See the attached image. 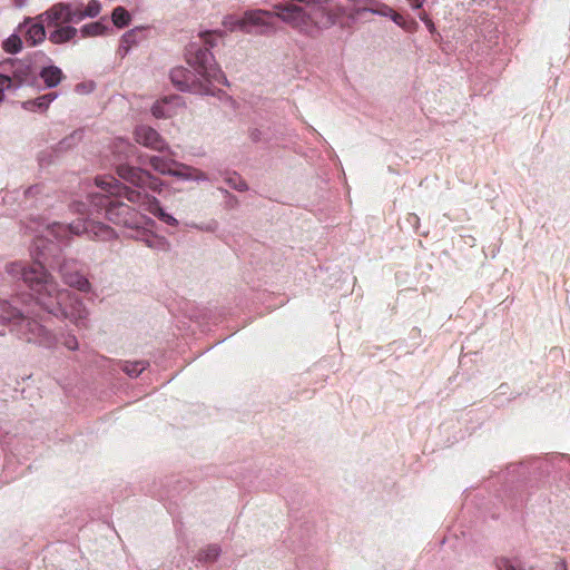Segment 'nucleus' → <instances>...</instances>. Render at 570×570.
Instances as JSON below:
<instances>
[{
  "mask_svg": "<svg viewBox=\"0 0 570 570\" xmlns=\"http://www.w3.org/2000/svg\"><path fill=\"white\" fill-rule=\"evenodd\" d=\"M2 48L8 53H17L22 49V40L17 35H11L2 43Z\"/></svg>",
  "mask_w": 570,
  "mask_h": 570,
  "instance_id": "obj_22",
  "label": "nucleus"
},
{
  "mask_svg": "<svg viewBox=\"0 0 570 570\" xmlns=\"http://www.w3.org/2000/svg\"><path fill=\"white\" fill-rule=\"evenodd\" d=\"M40 78L43 80L48 88H53L61 82L63 73L60 68L56 66H49L42 68L40 71Z\"/></svg>",
  "mask_w": 570,
  "mask_h": 570,
  "instance_id": "obj_15",
  "label": "nucleus"
},
{
  "mask_svg": "<svg viewBox=\"0 0 570 570\" xmlns=\"http://www.w3.org/2000/svg\"><path fill=\"white\" fill-rule=\"evenodd\" d=\"M101 6L97 0H91L85 8L82 6H75L77 23L85 18H95L99 14Z\"/></svg>",
  "mask_w": 570,
  "mask_h": 570,
  "instance_id": "obj_16",
  "label": "nucleus"
},
{
  "mask_svg": "<svg viewBox=\"0 0 570 570\" xmlns=\"http://www.w3.org/2000/svg\"><path fill=\"white\" fill-rule=\"evenodd\" d=\"M45 24L46 22H42L41 20L28 18L20 26V28H27L24 31V38L31 47L41 43L46 39Z\"/></svg>",
  "mask_w": 570,
  "mask_h": 570,
  "instance_id": "obj_12",
  "label": "nucleus"
},
{
  "mask_svg": "<svg viewBox=\"0 0 570 570\" xmlns=\"http://www.w3.org/2000/svg\"><path fill=\"white\" fill-rule=\"evenodd\" d=\"M419 18L425 23L426 28L431 33L435 31V26L425 11H421L419 13Z\"/></svg>",
  "mask_w": 570,
  "mask_h": 570,
  "instance_id": "obj_28",
  "label": "nucleus"
},
{
  "mask_svg": "<svg viewBox=\"0 0 570 570\" xmlns=\"http://www.w3.org/2000/svg\"><path fill=\"white\" fill-rule=\"evenodd\" d=\"M215 35V32H205L203 35L205 43L209 45L210 47H214L213 37Z\"/></svg>",
  "mask_w": 570,
  "mask_h": 570,
  "instance_id": "obj_30",
  "label": "nucleus"
},
{
  "mask_svg": "<svg viewBox=\"0 0 570 570\" xmlns=\"http://www.w3.org/2000/svg\"><path fill=\"white\" fill-rule=\"evenodd\" d=\"M92 203L97 207L104 208L108 220L116 225L134 228L139 224L137 213L129 205L118 199H111L106 195H96L92 198Z\"/></svg>",
  "mask_w": 570,
  "mask_h": 570,
  "instance_id": "obj_7",
  "label": "nucleus"
},
{
  "mask_svg": "<svg viewBox=\"0 0 570 570\" xmlns=\"http://www.w3.org/2000/svg\"><path fill=\"white\" fill-rule=\"evenodd\" d=\"M389 9H390V8L385 6V7H383L382 9L376 10L375 12H377V13H380V14H382V16H386V17H390V18H391V13L389 12Z\"/></svg>",
  "mask_w": 570,
  "mask_h": 570,
  "instance_id": "obj_33",
  "label": "nucleus"
},
{
  "mask_svg": "<svg viewBox=\"0 0 570 570\" xmlns=\"http://www.w3.org/2000/svg\"><path fill=\"white\" fill-rule=\"evenodd\" d=\"M50 233L58 239L68 238L70 235L87 234L89 238L109 240L115 236L114 229L99 222L78 220L66 225L55 223L49 226Z\"/></svg>",
  "mask_w": 570,
  "mask_h": 570,
  "instance_id": "obj_6",
  "label": "nucleus"
},
{
  "mask_svg": "<svg viewBox=\"0 0 570 570\" xmlns=\"http://www.w3.org/2000/svg\"><path fill=\"white\" fill-rule=\"evenodd\" d=\"M13 86V79L0 73V102L3 100V92Z\"/></svg>",
  "mask_w": 570,
  "mask_h": 570,
  "instance_id": "obj_24",
  "label": "nucleus"
},
{
  "mask_svg": "<svg viewBox=\"0 0 570 570\" xmlns=\"http://www.w3.org/2000/svg\"><path fill=\"white\" fill-rule=\"evenodd\" d=\"M96 183L104 191H107L110 195H124L129 202L139 204L146 212L158 217L164 223L171 226H176L178 224L175 217L167 214L161 208L160 203L156 197L125 187L120 185L115 177L97 178Z\"/></svg>",
  "mask_w": 570,
  "mask_h": 570,
  "instance_id": "obj_4",
  "label": "nucleus"
},
{
  "mask_svg": "<svg viewBox=\"0 0 570 570\" xmlns=\"http://www.w3.org/2000/svg\"><path fill=\"white\" fill-rule=\"evenodd\" d=\"M36 20L46 22L47 27L77 23L75 6L66 2H58L48 10L36 17Z\"/></svg>",
  "mask_w": 570,
  "mask_h": 570,
  "instance_id": "obj_8",
  "label": "nucleus"
},
{
  "mask_svg": "<svg viewBox=\"0 0 570 570\" xmlns=\"http://www.w3.org/2000/svg\"><path fill=\"white\" fill-rule=\"evenodd\" d=\"M8 272L12 276H21L23 282L38 294L37 304L41 305L49 314L70 318L76 325H85L82 322L87 317V311L80 302L70 309L65 305L69 293L59 289L57 283L47 273L43 265L33 262L26 267L22 263L16 262L8 266Z\"/></svg>",
  "mask_w": 570,
  "mask_h": 570,
  "instance_id": "obj_1",
  "label": "nucleus"
},
{
  "mask_svg": "<svg viewBox=\"0 0 570 570\" xmlns=\"http://www.w3.org/2000/svg\"><path fill=\"white\" fill-rule=\"evenodd\" d=\"M79 31L82 38L97 37L105 33L106 27L101 22L96 21L82 26Z\"/></svg>",
  "mask_w": 570,
  "mask_h": 570,
  "instance_id": "obj_21",
  "label": "nucleus"
},
{
  "mask_svg": "<svg viewBox=\"0 0 570 570\" xmlns=\"http://www.w3.org/2000/svg\"><path fill=\"white\" fill-rule=\"evenodd\" d=\"M149 165L159 174L170 175L173 173L174 165H176V161L159 156H150Z\"/></svg>",
  "mask_w": 570,
  "mask_h": 570,
  "instance_id": "obj_17",
  "label": "nucleus"
},
{
  "mask_svg": "<svg viewBox=\"0 0 570 570\" xmlns=\"http://www.w3.org/2000/svg\"><path fill=\"white\" fill-rule=\"evenodd\" d=\"M497 567L499 570H521L518 569L510 560L508 559H499Z\"/></svg>",
  "mask_w": 570,
  "mask_h": 570,
  "instance_id": "obj_26",
  "label": "nucleus"
},
{
  "mask_svg": "<svg viewBox=\"0 0 570 570\" xmlns=\"http://www.w3.org/2000/svg\"><path fill=\"white\" fill-rule=\"evenodd\" d=\"M131 37H132V32H128V33H126V35L124 36V38H122V39H124V41H126V42H127V41H129V38H131Z\"/></svg>",
  "mask_w": 570,
  "mask_h": 570,
  "instance_id": "obj_35",
  "label": "nucleus"
},
{
  "mask_svg": "<svg viewBox=\"0 0 570 570\" xmlns=\"http://www.w3.org/2000/svg\"><path fill=\"white\" fill-rule=\"evenodd\" d=\"M56 97H57L56 94L50 92V94L43 95L41 97H38L35 100H28V101L22 102V107H23V109L30 110V111L35 110V108L46 110L48 108L49 104L52 100H55Z\"/></svg>",
  "mask_w": 570,
  "mask_h": 570,
  "instance_id": "obj_18",
  "label": "nucleus"
},
{
  "mask_svg": "<svg viewBox=\"0 0 570 570\" xmlns=\"http://www.w3.org/2000/svg\"><path fill=\"white\" fill-rule=\"evenodd\" d=\"M13 1L17 7H22L26 2V0H13Z\"/></svg>",
  "mask_w": 570,
  "mask_h": 570,
  "instance_id": "obj_34",
  "label": "nucleus"
},
{
  "mask_svg": "<svg viewBox=\"0 0 570 570\" xmlns=\"http://www.w3.org/2000/svg\"><path fill=\"white\" fill-rule=\"evenodd\" d=\"M187 63L195 70L199 79L183 67L170 71L171 82L181 91H193L200 95L213 94L215 85H227V78L216 63L208 48L190 45L186 52Z\"/></svg>",
  "mask_w": 570,
  "mask_h": 570,
  "instance_id": "obj_2",
  "label": "nucleus"
},
{
  "mask_svg": "<svg viewBox=\"0 0 570 570\" xmlns=\"http://www.w3.org/2000/svg\"><path fill=\"white\" fill-rule=\"evenodd\" d=\"M145 368H146V363L142 362V361H138V362H135V363H127L124 366V371L129 376H138Z\"/></svg>",
  "mask_w": 570,
  "mask_h": 570,
  "instance_id": "obj_23",
  "label": "nucleus"
},
{
  "mask_svg": "<svg viewBox=\"0 0 570 570\" xmlns=\"http://www.w3.org/2000/svg\"><path fill=\"white\" fill-rule=\"evenodd\" d=\"M96 183L104 191H107L110 195H124L129 202L139 204L146 212L158 217L164 223L171 226H176L178 224L175 217L167 214L161 208L160 203L156 197L125 187L120 185L115 177L97 178Z\"/></svg>",
  "mask_w": 570,
  "mask_h": 570,
  "instance_id": "obj_3",
  "label": "nucleus"
},
{
  "mask_svg": "<svg viewBox=\"0 0 570 570\" xmlns=\"http://www.w3.org/2000/svg\"><path fill=\"white\" fill-rule=\"evenodd\" d=\"M177 98H165L164 100L156 102L153 107V115L156 118L171 117L170 105Z\"/></svg>",
  "mask_w": 570,
  "mask_h": 570,
  "instance_id": "obj_20",
  "label": "nucleus"
},
{
  "mask_svg": "<svg viewBox=\"0 0 570 570\" xmlns=\"http://www.w3.org/2000/svg\"><path fill=\"white\" fill-rule=\"evenodd\" d=\"M117 174L120 178L138 187H148L155 191L160 190L161 181L141 168L132 167L129 165H120L117 168Z\"/></svg>",
  "mask_w": 570,
  "mask_h": 570,
  "instance_id": "obj_9",
  "label": "nucleus"
},
{
  "mask_svg": "<svg viewBox=\"0 0 570 570\" xmlns=\"http://www.w3.org/2000/svg\"><path fill=\"white\" fill-rule=\"evenodd\" d=\"M389 12L391 13V19L400 27L406 28L405 26V19L402 14L397 13L393 9H389Z\"/></svg>",
  "mask_w": 570,
  "mask_h": 570,
  "instance_id": "obj_29",
  "label": "nucleus"
},
{
  "mask_svg": "<svg viewBox=\"0 0 570 570\" xmlns=\"http://www.w3.org/2000/svg\"><path fill=\"white\" fill-rule=\"evenodd\" d=\"M413 9H420L423 6V0H406Z\"/></svg>",
  "mask_w": 570,
  "mask_h": 570,
  "instance_id": "obj_31",
  "label": "nucleus"
},
{
  "mask_svg": "<svg viewBox=\"0 0 570 570\" xmlns=\"http://www.w3.org/2000/svg\"><path fill=\"white\" fill-rule=\"evenodd\" d=\"M112 23L117 28H125L130 23V13L124 7H116L111 13Z\"/></svg>",
  "mask_w": 570,
  "mask_h": 570,
  "instance_id": "obj_19",
  "label": "nucleus"
},
{
  "mask_svg": "<svg viewBox=\"0 0 570 570\" xmlns=\"http://www.w3.org/2000/svg\"><path fill=\"white\" fill-rule=\"evenodd\" d=\"M170 176L186 180H206L207 176L202 170L176 161Z\"/></svg>",
  "mask_w": 570,
  "mask_h": 570,
  "instance_id": "obj_14",
  "label": "nucleus"
},
{
  "mask_svg": "<svg viewBox=\"0 0 570 570\" xmlns=\"http://www.w3.org/2000/svg\"><path fill=\"white\" fill-rule=\"evenodd\" d=\"M218 554V549L216 547L208 548V554L206 558H216Z\"/></svg>",
  "mask_w": 570,
  "mask_h": 570,
  "instance_id": "obj_32",
  "label": "nucleus"
},
{
  "mask_svg": "<svg viewBox=\"0 0 570 570\" xmlns=\"http://www.w3.org/2000/svg\"><path fill=\"white\" fill-rule=\"evenodd\" d=\"M0 322L9 324L10 331L16 332L27 342H37L45 334V327L31 315L23 314L8 302L0 299Z\"/></svg>",
  "mask_w": 570,
  "mask_h": 570,
  "instance_id": "obj_5",
  "label": "nucleus"
},
{
  "mask_svg": "<svg viewBox=\"0 0 570 570\" xmlns=\"http://www.w3.org/2000/svg\"><path fill=\"white\" fill-rule=\"evenodd\" d=\"M60 274L68 286L75 287L80 292L90 291L89 281L75 268L72 262H63L60 266Z\"/></svg>",
  "mask_w": 570,
  "mask_h": 570,
  "instance_id": "obj_11",
  "label": "nucleus"
},
{
  "mask_svg": "<svg viewBox=\"0 0 570 570\" xmlns=\"http://www.w3.org/2000/svg\"><path fill=\"white\" fill-rule=\"evenodd\" d=\"M227 183L230 187H233L239 191L247 189V184L243 179H240L238 176L229 177L227 179Z\"/></svg>",
  "mask_w": 570,
  "mask_h": 570,
  "instance_id": "obj_25",
  "label": "nucleus"
},
{
  "mask_svg": "<svg viewBox=\"0 0 570 570\" xmlns=\"http://www.w3.org/2000/svg\"><path fill=\"white\" fill-rule=\"evenodd\" d=\"M136 142L156 151L168 150V145L158 131L147 125L137 126L134 131Z\"/></svg>",
  "mask_w": 570,
  "mask_h": 570,
  "instance_id": "obj_10",
  "label": "nucleus"
},
{
  "mask_svg": "<svg viewBox=\"0 0 570 570\" xmlns=\"http://www.w3.org/2000/svg\"><path fill=\"white\" fill-rule=\"evenodd\" d=\"M78 35V29L69 26V24H61V26H55V30H52L49 33V41L53 45H63L67 43L76 38Z\"/></svg>",
  "mask_w": 570,
  "mask_h": 570,
  "instance_id": "obj_13",
  "label": "nucleus"
},
{
  "mask_svg": "<svg viewBox=\"0 0 570 570\" xmlns=\"http://www.w3.org/2000/svg\"><path fill=\"white\" fill-rule=\"evenodd\" d=\"M62 344L70 351H76L78 348V341L73 335L66 336Z\"/></svg>",
  "mask_w": 570,
  "mask_h": 570,
  "instance_id": "obj_27",
  "label": "nucleus"
}]
</instances>
